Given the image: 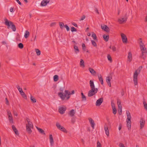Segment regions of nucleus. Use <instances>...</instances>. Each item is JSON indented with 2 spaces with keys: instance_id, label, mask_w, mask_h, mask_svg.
<instances>
[{
  "instance_id": "69168bd1",
  "label": "nucleus",
  "mask_w": 147,
  "mask_h": 147,
  "mask_svg": "<svg viewBox=\"0 0 147 147\" xmlns=\"http://www.w3.org/2000/svg\"><path fill=\"white\" fill-rule=\"evenodd\" d=\"M95 11L98 14H99V13L98 11V9L96 8H95Z\"/></svg>"
},
{
  "instance_id": "37998d69",
  "label": "nucleus",
  "mask_w": 147,
  "mask_h": 147,
  "mask_svg": "<svg viewBox=\"0 0 147 147\" xmlns=\"http://www.w3.org/2000/svg\"><path fill=\"white\" fill-rule=\"evenodd\" d=\"M91 42H92V45L94 47H97L96 43L94 40H92Z\"/></svg>"
},
{
  "instance_id": "5fc2aeb1",
  "label": "nucleus",
  "mask_w": 147,
  "mask_h": 147,
  "mask_svg": "<svg viewBox=\"0 0 147 147\" xmlns=\"http://www.w3.org/2000/svg\"><path fill=\"white\" fill-rule=\"evenodd\" d=\"M119 146L120 147H125L124 144L121 143H119Z\"/></svg>"
},
{
  "instance_id": "473e14b6",
  "label": "nucleus",
  "mask_w": 147,
  "mask_h": 147,
  "mask_svg": "<svg viewBox=\"0 0 147 147\" xmlns=\"http://www.w3.org/2000/svg\"><path fill=\"white\" fill-rule=\"evenodd\" d=\"M30 34L28 30H26L25 31V34L24 35V37L25 38H27Z\"/></svg>"
},
{
  "instance_id": "ddd939ff",
  "label": "nucleus",
  "mask_w": 147,
  "mask_h": 147,
  "mask_svg": "<svg viewBox=\"0 0 147 147\" xmlns=\"http://www.w3.org/2000/svg\"><path fill=\"white\" fill-rule=\"evenodd\" d=\"M26 121L28 122V125L32 128H33V125L32 124V122L30 121V119L28 118H26Z\"/></svg>"
},
{
  "instance_id": "c9c22d12",
  "label": "nucleus",
  "mask_w": 147,
  "mask_h": 147,
  "mask_svg": "<svg viewBox=\"0 0 147 147\" xmlns=\"http://www.w3.org/2000/svg\"><path fill=\"white\" fill-rule=\"evenodd\" d=\"M22 96L25 99H27V96L24 92L23 91H22L20 93Z\"/></svg>"
},
{
  "instance_id": "4be33fe9",
  "label": "nucleus",
  "mask_w": 147,
  "mask_h": 147,
  "mask_svg": "<svg viewBox=\"0 0 147 147\" xmlns=\"http://www.w3.org/2000/svg\"><path fill=\"white\" fill-rule=\"evenodd\" d=\"M90 85L91 89L96 88L93 81L92 80L90 81Z\"/></svg>"
},
{
  "instance_id": "4d7b16f0",
  "label": "nucleus",
  "mask_w": 147,
  "mask_h": 147,
  "mask_svg": "<svg viewBox=\"0 0 147 147\" xmlns=\"http://www.w3.org/2000/svg\"><path fill=\"white\" fill-rule=\"evenodd\" d=\"M86 16L84 15H83L81 18L80 19V21L83 20L85 18Z\"/></svg>"
},
{
  "instance_id": "79ce46f5",
  "label": "nucleus",
  "mask_w": 147,
  "mask_h": 147,
  "mask_svg": "<svg viewBox=\"0 0 147 147\" xmlns=\"http://www.w3.org/2000/svg\"><path fill=\"white\" fill-rule=\"evenodd\" d=\"M80 66H83V67H84L85 65H84V60L81 59L80 60Z\"/></svg>"
},
{
  "instance_id": "5701e85b",
  "label": "nucleus",
  "mask_w": 147,
  "mask_h": 147,
  "mask_svg": "<svg viewBox=\"0 0 147 147\" xmlns=\"http://www.w3.org/2000/svg\"><path fill=\"white\" fill-rule=\"evenodd\" d=\"M127 126L128 128V129L129 130L131 129V121H126Z\"/></svg>"
},
{
  "instance_id": "2eb2a0df",
  "label": "nucleus",
  "mask_w": 147,
  "mask_h": 147,
  "mask_svg": "<svg viewBox=\"0 0 147 147\" xmlns=\"http://www.w3.org/2000/svg\"><path fill=\"white\" fill-rule=\"evenodd\" d=\"M98 76L99 81L100 82L101 84L103 85V81L102 76L100 74H98Z\"/></svg>"
},
{
  "instance_id": "603ef678",
  "label": "nucleus",
  "mask_w": 147,
  "mask_h": 147,
  "mask_svg": "<svg viewBox=\"0 0 147 147\" xmlns=\"http://www.w3.org/2000/svg\"><path fill=\"white\" fill-rule=\"evenodd\" d=\"M65 27L66 28L67 31H69V28L67 25H65Z\"/></svg>"
},
{
  "instance_id": "de8ad7c7",
  "label": "nucleus",
  "mask_w": 147,
  "mask_h": 147,
  "mask_svg": "<svg viewBox=\"0 0 147 147\" xmlns=\"http://www.w3.org/2000/svg\"><path fill=\"white\" fill-rule=\"evenodd\" d=\"M113 113L114 115H115L117 113V110L115 108V106H114L113 108Z\"/></svg>"
},
{
  "instance_id": "a878e982",
  "label": "nucleus",
  "mask_w": 147,
  "mask_h": 147,
  "mask_svg": "<svg viewBox=\"0 0 147 147\" xmlns=\"http://www.w3.org/2000/svg\"><path fill=\"white\" fill-rule=\"evenodd\" d=\"M49 139L50 141V144L52 146L53 144L54 143L53 139L52 134L49 135Z\"/></svg>"
},
{
  "instance_id": "9b49d317",
  "label": "nucleus",
  "mask_w": 147,
  "mask_h": 147,
  "mask_svg": "<svg viewBox=\"0 0 147 147\" xmlns=\"http://www.w3.org/2000/svg\"><path fill=\"white\" fill-rule=\"evenodd\" d=\"M101 28L104 30V31H105L107 32H109L110 30V29L106 25H104V26H102V25L101 26Z\"/></svg>"
},
{
  "instance_id": "2f4dec72",
  "label": "nucleus",
  "mask_w": 147,
  "mask_h": 147,
  "mask_svg": "<svg viewBox=\"0 0 147 147\" xmlns=\"http://www.w3.org/2000/svg\"><path fill=\"white\" fill-rule=\"evenodd\" d=\"M143 104L144 105V109L146 110H147V104L145 102L144 99V100L143 102Z\"/></svg>"
},
{
  "instance_id": "39448f33",
  "label": "nucleus",
  "mask_w": 147,
  "mask_h": 147,
  "mask_svg": "<svg viewBox=\"0 0 147 147\" xmlns=\"http://www.w3.org/2000/svg\"><path fill=\"white\" fill-rule=\"evenodd\" d=\"M56 126L58 129L65 133H67V131L66 129L63 127L61 126L58 122H57L56 123Z\"/></svg>"
},
{
  "instance_id": "f704fd0d",
  "label": "nucleus",
  "mask_w": 147,
  "mask_h": 147,
  "mask_svg": "<svg viewBox=\"0 0 147 147\" xmlns=\"http://www.w3.org/2000/svg\"><path fill=\"white\" fill-rule=\"evenodd\" d=\"M59 79V76L57 75H55L53 77V80L55 82L57 81Z\"/></svg>"
},
{
  "instance_id": "a18cd8bd",
  "label": "nucleus",
  "mask_w": 147,
  "mask_h": 147,
  "mask_svg": "<svg viewBox=\"0 0 147 147\" xmlns=\"http://www.w3.org/2000/svg\"><path fill=\"white\" fill-rule=\"evenodd\" d=\"M35 51L37 55H39L40 54V51L38 49H36Z\"/></svg>"
},
{
  "instance_id": "f257e3e1",
  "label": "nucleus",
  "mask_w": 147,
  "mask_h": 147,
  "mask_svg": "<svg viewBox=\"0 0 147 147\" xmlns=\"http://www.w3.org/2000/svg\"><path fill=\"white\" fill-rule=\"evenodd\" d=\"M65 94L64 95L63 93L61 92H59L58 93V96L62 100H64L66 97V99L68 100L70 97V95L74 94L75 91L74 90H72L71 92H70L68 90H65Z\"/></svg>"
},
{
  "instance_id": "9d476101",
  "label": "nucleus",
  "mask_w": 147,
  "mask_h": 147,
  "mask_svg": "<svg viewBox=\"0 0 147 147\" xmlns=\"http://www.w3.org/2000/svg\"><path fill=\"white\" fill-rule=\"evenodd\" d=\"M66 110V108L63 107H60L59 109V112L61 114L64 113Z\"/></svg>"
},
{
  "instance_id": "338daca9",
  "label": "nucleus",
  "mask_w": 147,
  "mask_h": 147,
  "mask_svg": "<svg viewBox=\"0 0 147 147\" xmlns=\"http://www.w3.org/2000/svg\"><path fill=\"white\" fill-rule=\"evenodd\" d=\"M59 90L60 91H61L62 92H63V88H60L59 89Z\"/></svg>"
},
{
  "instance_id": "774afa93",
  "label": "nucleus",
  "mask_w": 147,
  "mask_h": 147,
  "mask_svg": "<svg viewBox=\"0 0 147 147\" xmlns=\"http://www.w3.org/2000/svg\"><path fill=\"white\" fill-rule=\"evenodd\" d=\"M18 90L20 92V93L21 92H22V91H23L22 90V88H20V89H18Z\"/></svg>"
},
{
  "instance_id": "e2e57ef3",
  "label": "nucleus",
  "mask_w": 147,
  "mask_h": 147,
  "mask_svg": "<svg viewBox=\"0 0 147 147\" xmlns=\"http://www.w3.org/2000/svg\"><path fill=\"white\" fill-rule=\"evenodd\" d=\"M7 113L8 116L10 115V116H11V115H11V112H10V111H7Z\"/></svg>"
},
{
  "instance_id": "13d9d810",
  "label": "nucleus",
  "mask_w": 147,
  "mask_h": 147,
  "mask_svg": "<svg viewBox=\"0 0 147 147\" xmlns=\"http://www.w3.org/2000/svg\"><path fill=\"white\" fill-rule=\"evenodd\" d=\"M5 101H6V104L7 105H9V101H8V100L7 98H5Z\"/></svg>"
},
{
  "instance_id": "49530a36",
  "label": "nucleus",
  "mask_w": 147,
  "mask_h": 147,
  "mask_svg": "<svg viewBox=\"0 0 147 147\" xmlns=\"http://www.w3.org/2000/svg\"><path fill=\"white\" fill-rule=\"evenodd\" d=\"M107 58H108V60H109V61H110V62H112V58L111 57V55L109 54L108 55Z\"/></svg>"
},
{
  "instance_id": "393cba45",
  "label": "nucleus",
  "mask_w": 147,
  "mask_h": 147,
  "mask_svg": "<svg viewBox=\"0 0 147 147\" xmlns=\"http://www.w3.org/2000/svg\"><path fill=\"white\" fill-rule=\"evenodd\" d=\"M127 114V119L126 121H131V115L129 111H127L126 112Z\"/></svg>"
},
{
  "instance_id": "c756f323",
  "label": "nucleus",
  "mask_w": 147,
  "mask_h": 147,
  "mask_svg": "<svg viewBox=\"0 0 147 147\" xmlns=\"http://www.w3.org/2000/svg\"><path fill=\"white\" fill-rule=\"evenodd\" d=\"M146 52H142V53L141 55L140 56V58L144 59L146 57Z\"/></svg>"
},
{
  "instance_id": "6e6552de",
  "label": "nucleus",
  "mask_w": 147,
  "mask_h": 147,
  "mask_svg": "<svg viewBox=\"0 0 147 147\" xmlns=\"http://www.w3.org/2000/svg\"><path fill=\"white\" fill-rule=\"evenodd\" d=\"M103 101V98H100L97 100L96 102V105L97 106H100Z\"/></svg>"
},
{
  "instance_id": "7c9ffc66",
  "label": "nucleus",
  "mask_w": 147,
  "mask_h": 147,
  "mask_svg": "<svg viewBox=\"0 0 147 147\" xmlns=\"http://www.w3.org/2000/svg\"><path fill=\"white\" fill-rule=\"evenodd\" d=\"M103 39L106 41H107L109 38V35H104L103 36Z\"/></svg>"
},
{
  "instance_id": "a19ab883",
  "label": "nucleus",
  "mask_w": 147,
  "mask_h": 147,
  "mask_svg": "<svg viewBox=\"0 0 147 147\" xmlns=\"http://www.w3.org/2000/svg\"><path fill=\"white\" fill-rule=\"evenodd\" d=\"M81 95L82 96V98L83 99V100L85 101L86 100V96L84 95V94L82 92L81 93Z\"/></svg>"
},
{
  "instance_id": "b1692460",
  "label": "nucleus",
  "mask_w": 147,
  "mask_h": 147,
  "mask_svg": "<svg viewBox=\"0 0 147 147\" xmlns=\"http://www.w3.org/2000/svg\"><path fill=\"white\" fill-rule=\"evenodd\" d=\"M36 128L40 133L42 134L45 135V133L44 131L42 129L37 127H36Z\"/></svg>"
},
{
  "instance_id": "72a5a7b5",
  "label": "nucleus",
  "mask_w": 147,
  "mask_h": 147,
  "mask_svg": "<svg viewBox=\"0 0 147 147\" xmlns=\"http://www.w3.org/2000/svg\"><path fill=\"white\" fill-rule=\"evenodd\" d=\"M128 58V59H129L128 61H129V62H130L132 59V54L130 52L129 53Z\"/></svg>"
},
{
  "instance_id": "bf43d9fd",
  "label": "nucleus",
  "mask_w": 147,
  "mask_h": 147,
  "mask_svg": "<svg viewBox=\"0 0 147 147\" xmlns=\"http://www.w3.org/2000/svg\"><path fill=\"white\" fill-rule=\"evenodd\" d=\"M112 49L113 51H115L116 50V47L114 46L112 47Z\"/></svg>"
},
{
  "instance_id": "680f3d73",
  "label": "nucleus",
  "mask_w": 147,
  "mask_h": 147,
  "mask_svg": "<svg viewBox=\"0 0 147 147\" xmlns=\"http://www.w3.org/2000/svg\"><path fill=\"white\" fill-rule=\"evenodd\" d=\"M121 127H122V125L121 124H120L119 125V130H120L121 129Z\"/></svg>"
},
{
  "instance_id": "ea45409f",
  "label": "nucleus",
  "mask_w": 147,
  "mask_h": 147,
  "mask_svg": "<svg viewBox=\"0 0 147 147\" xmlns=\"http://www.w3.org/2000/svg\"><path fill=\"white\" fill-rule=\"evenodd\" d=\"M30 100L33 103H35L36 102L35 98L32 96H30Z\"/></svg>"
},
{
  "instance_id": "bb28decb",
  "label": "nucleus",
  "mask_w": 147,
  "mask_h": 147,
  "mask_svg": "<svg viewBox=\"0 0 147 147\" xmlns=\"http://www.w3.org/2000/svg\"><path fill=\"white\" fill-rule=\"evenodd\" d=\"M8 118L10 123L11 124L13 123L14 122L12 115L8 116Z\"/></svg>"
},
{
  "instance_id": "09e8293b",
  "label": "nucleus",
  "mask_w": 147,
  "mask_h": 147,
  "mask_svg": "<svg viewBox=\"0 0 147 147\" xmlns=\"http://www.w3.org/2000/svg\"><path fill=\"white\" fill-rule=\"evenodd\" d=\"M71 31L72 32H76L77 31V29L76 28H75L74 27H72L71 28Z\"/></svg>"
},
{
  "instance_id": "cd10ccee",
  "label": "nucleus",
  "mask_w": 147,
  "mask_h": 147,
  "mask_svg": "<svg viewBox=\"0 0 147 147\" xmlns=\"http://www.w3.org/2000/svg\"><path fill=\"white\" fill-rule=\"evenodd\" d=\"M140 48L142 51V52H144L146 51V49L144 47V45H142V44H140Z\"/></svg>"
},
{
  "instance_id": "c85d7f7f",
  "label": "nucleus",
  "mask_w": 147,
  "mask_h": 147,
  "mask_svg": "<svg viewBox=\"0 0 147 147\" xmlns=\"http://www.w3.org/2000/svg\"><path fill=\"white\" fill-rule=\"evenodd\" d=\"M75 114V112L74 110V109H72L70 111L69 114L70 116L72 117Z\"/></svg>"
},
{
  "instance_id": "20e7f679",
  "label": "nucleus",
  "mask_w": 147,
  "mask_h": 147,
  "mask_svg": "<svg viewBox=\"0 0 147 147\" xmlns=\"http://www.w3.org/2000/svg\"><path fill=\"white\" fill-rule=\"evenodd\" d=\"M98 89L97 88L91 89V90L89 91L88 92V96L90 97L95 94L97 92Z\"/></svg>"
},
{
  "instance_id": "e433bc0d",
  "label": "nucleus",
  "mask_w": 147,
  "mask_h": 147,
  "mask_svg": "<svg viewBox=\"0 0 147 147\" xmlns=\"http://www.w3.org/2000/svg\"><path fill=\"white\" fill-rule=\"evenodd\" d=\"M92 37L93 38V39L95 40H97V36L94 33V32L92 33Z\"/></svg>"
},
{
  "instance_id": "f03ea898",
  "label": "nucleus",
  "mask_w": 147,
  "mask_h": 147,
  "mask_svg": "<svg viewBox=\"0 0 147 147\" xmlns=\"http://www.w3.org/2000/svg\"><path fill=\"white\" fill-rule=\"evenodd\" d=\"M142 68V66H140L139 68L135 71L133 75V81L135 85H136L138 84V76L140 73Z\"/></svg>"
},
{
  "instance_id": "4468645a",
  "label": "nucleus",
  "mask_w": 147,
  "mask_h": 147,
  "mask_svg": "<svg viewBox=\"0 0 147 147\" xmlns=\"http://www.w3.org/2000/svg\"><path fill=\"white\" fill-rule=\"evenodd\" d=\"M145 122V120H144L143 119H141L140 121V127L142 129L144 127Z\"/></svg>"
},
{
  "instance_id": "3c124183",
  "label": "nucleus",
  "mask_w": 147,
  "mask_h": 147,
  "mask_svg": "<svg viewBox=\"0 0 147 147\" xmlns=\"http://www.w3.org/2000/svg\"><path fill=\"white\" fill-rule=\"evenodd\" d=\"M82 49H83V51H86V46L85 45V44L84 43H83L82 44Z\"/></svg>"
},
{
  "instance_id": "a211bd4d",
  "label": "nucleus",
  "mask_w": 147,
  "mask_h": 147,
  "mask_svg": "<svg viewBox=\"0 0 147 147\" xmlns=\"http://www.w3.org/2000/svg\"><path fill=\"white\" fill-rule=\"evenodd\" d=\"M117 104V105H118V106L119 113L120 115H121V114L122 111V106L121 105H119V104L118 100Z\"/></svg>"
},
{
  "instance_id": "4c0bfd02",
  "label": "nucleus",
  "mask_w": 147,
  "mask_h": 147,
  "mask_svg": "<svg viewBox=\"0 0 147 147\" xmlns=\"http://www.w3.org/2000/svg\"><path fill=\"white\" fill-rule=\"evenodd\" d=\"M74 49L75 52L76 53H77L78 52H79V51L77 46L75 45L74 46Z\"/></svg>"
},
{
  "instance_id": "58836bf2",
  "label": "nucleus",
  "mask_w": 147,
  "mask_h": 147,
  "mask_svg": "<svg viewBox=\"0 0 147 147\" xmlns=\"http://www.w3.org/2000/svg\"><path fill=\"white\" fill-rule=\"evenodd\" d=\"M59 25L60 27V28L61 29H62L63 28V27H65V25H64V24L63 22H59Z\"/></svg>"
},
{
  "instance_id": "0eeeda50",
  "label": "nucleus",
  "mask_w": 147,
  "mask_h": 147,
  "mask_svg": "<svg viewBox=\"0 0 147 147\" xmlns=\"http://www.w3.org/2000/svg\"><path fill=\"white\" fill-rule=\"evenodd\" d=\"M122 42L124 43H127V39L126 35L123 33L121 34Z\"/></svg>"
},
{
  "instance_id": "1a4fd4ad",
  "label": "nucleus",
  "mask_w": 147,
  "mask_h": 147,
  "mask_svg": "<svg viewBox=\"0 0 147 147\" xmlns=\"http://www.w3.org/2000/svg\"><path fill=\"white\" fill-rule=\"evenodd\" d=\"M49 0H44L42 1L40 5L42 6H44L46 5L48 3H49Z\"/></svg>"
},
{
  "instance_id": "f3484780",
  "label": "nucleus",
  "mask_w": 147,
  "mask_h": 147,
  "mask_svg": "<svg viewBox=\"0 0 147 147\" xmlns=\"http://www.w3.org/2000/svg\"><path fill=\"white\" fill-rule=\"evenodd\" d=\"M89 70L92 75L93 76H95L96 74V72L91 67L89 68Z\"/></svg>"
},
{
  "instance_id": "aec40b11",
  "label": "nucleus",
  "mask_w": 147,
  "mask_h": 147,
  "mask_svg": "<svg viewBox=\"0 0 147 147\" xmlns=\"http://www.w3.org/2000/svg\"><path fill=\"white\" fill-rule=\"evenodd\" d=\"M26 130L27 131L29 134H30L32 132V130L31 129V128L30 127H29L27 125V124H26Z\"/></svg>"
},
{
  "instance_id": "412c9836",
  "label": "nucleus",
  "mask_w": 147,
  "mask_h": 147,
  "mask_svg": "<svg viewBox=\"0 0 147 147\" xmlns=\"http://www.w3.org/2000/svg\"><path fill=\"white\" fill-rule=\"evenodd\" d=\"M104 129L105 133L107 136H109V132L108 127L107 126H104Z\"/></svg>"
},
{
  "instance_id": "dca6fc26",
  "label": "nucleus",
  "mask_w": 147,
  "mask_h": 147,
  "mask_svg": "<svg viewBox=\"0 0 147 147\" xmlns=\"http://www.w3.org/2000/svg\"><path fill=\"white\" fill-rule=\"evenodd\" d=\"M12 128L16 134V135H18L19 134L18 130L15 127V126L13 125H12Z\"/></svg>"
},
{
  "instance_id": "6e6d98bb",
  "label": "nucleus",
  "mask_w": 147,
  "mask_h": 147,
  "mask_svg": "<svg viewBox=\"0 0 147 147\" xmlns=\"http://www.w3.org/2000/svg\"><path fill=\"white\" fill-rule=\"evenodd\" d=\"M71 24L72 25H74V26L75 27H77L78 26L77 24H76V23H75V22H72Z\"/></svg>"
},
{
  "instance_id": "6ab92c4d",
  "label": "nucleus",
  "mask_w": 147,
  "mask_h": 147,
  "mask_svg": "<svg viewBox=\"0 0 147 147\" xmlns=\"http://www.w3.org/2000/svg\"><path fill=\"white\" fill-rule=\"evenodd\" d=\"M127 18H122L119 19H118V21L120 24H122L125 22L127 21Z\"/></svg>"
},
{
  "instance_id": "f8f14e48",
  "label": "nucleus",
  "mask_w": 147,
  "mask_h": 147,
  "mask_svg": "<svg viewBox=\"0 0 147 147\" xmlns=\"http://www.w3.org/2000/svg\"><path fill=\"white\" fill-rule=\"evenodd\" d=\"M90 123L91 125V126L93 129H94V126L95 125V124L94 123V120L91 118H89Z\"/></svg>"
},
{
  "instance_id": "0e129e2a",
  "label": "nucleus",
  "mask_w": 147,
  "mask_h": 147,
  "mask_svg": "<svg viewBox=\"0 0 147 147\" xmlns=\"http://www.w3.org/2000/svg\"><path fill=\"white\" fill-rule=\"evenodd\" d=\"M56 24V23L55 22H53L51 24V26H54Z\"/></svg>"
},
{
  "instance_id": "7ed1b4c3",
  "label": "nucleus",
  "mask_w": 147,
  "mask_h": 147,
  "mask_svg": "<svg viewBox=\"0 0 147 147\" xmlns=\"http://www.w3.org/2000/svg\"><path fill=\"white\" fill-rule=\"evenodd\" d=\"M4 21L5 22V24L8 26V28L11 26V28L13 31L15 32L16 31V26L12 22L8 21V20L6 18L5 19Z\"/></svg>"
},
{
  "instance_id": "864d4df0",
  "label": "nucleus",
  "mask_w": 147,
  "mask_h": 147,
  "mask_svg": "<svg viewBox=\"0 0 147 147\" xmlns=\"http://www.w3.org/2000/svg\"><path fill=\"white\" fill-rule=\"evenodd\" d=\"M97 147H101V144L99 141L97 142Z\"/></svg>"
},
{
  "instance_id": "c03bdc74",
  "label": "nucleus",
  "mask_w": 147,
  "mask_h": 147,
  "mask_svg": "<svg viewBox=\"0 0 147 147\" xmlns=\"http://www.w3.org/2000/svg\"><path fill=\"white\" fill-rule=\"evenodd\" d=\"M18 47L19 48L22 49L24 47V45L22 43H20L18 44Z\"/></svg>"
},
{
  "instance_id": "052dcab7",
  "label": "nucleus",
  "mask_w": 147,
  "mask_h": 147,
  "mask_svg": "<svg viewBox=\"0 0 147 147\" xmlns=\"http://www.w3.org/2000/svg\"><path fill=\"white\" fill-rule=\"evenodd\" d=\"M18 3L20 5H22V3L19 0H16Z\"/></svg>"
},
{
  "instance_id": "423d86ee",
  "label": "nucleus",
  "mask_w": 147,
  "mask_h": 147,
  "mask_svg": "<svg viewBox=\"0 0 147 147\" xmlns=\"http://www.w3.org/2000/svg\"><path fill=\"white\" fill-rule=\"evenodd\" d=\"M112 74H110V76H107L106 78V82H107L108 85L110 86L111 87V83L110 81L111 79L112 78Z\"/></svg>"
},
{
  "instance_id": "8fccbe9b",
  "label": "nucleus",
  "mask_w": 147,
  "mask_h": 147,
  "mask_svg": "<svg viewBox=\"0 0 147 147\" xmlns=\"http://www.w3.org/2000/svg\"><path fill=\"white\" fill-rule=\"evenodd\" d=\"M76 117H73L71 118V122L73 124L76 121Z\"/></svg>"
}]
</instances>
